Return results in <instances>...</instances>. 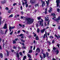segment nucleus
<instances>
[{"instance_id":"obj_1","label":"nucleus","mask_w":60,"mask_h":60,"mask_svg":"<svg viewBox=\"0 0 60 60\" xmlns=\"http://www.w3.org/2000/svg\"><path fill=\"white\" fill-rule=\"evenodd\" d=\"M25 20L26 21H27V23L28 24H31V23H32L33 22V19H31L30 18H26L25 19Z\"/></svg>"},{"instance_id":"obj_2","label":"nucleus","mask_w":60,"mask_h":60,"mask_svg":"<svg viewBox=\"0 0 60 60\" xmlns=\"http://www.w3.org/2000/svg\"><path fill=\"white\" fill-rule=\"evenodd\" d=\"M41 50L39 48H37L35 52L36 53H39L40 51Z\"/></svg>"},{"instance_id":"obj_3","label":"nucleus","mask_w":60,"mask_h":60,"mask_svg":"<svg viewBox=\"0 0 60 60\" xmlns=\"http://www.w3.org/2000/svg\"><path fill=\"white\" fill-rule=\"evenodd\" d=\"M56 2L57 3V7H58L59 6V3H60V0L59 2V0H56Z\"/></svg>"},{"instance_id":"obj_4","label":"nucleus","mask_w":60,"mask_h":60,"mask_svg":"<svg viewBox=\"0 0 60 60\" xmlns=\"http://www.w3.org/2000/svg\"><path fill=\"white\" fill-rule=\"evenodd\" d=\"M41 1L42 4V7H43V6H44V5L45 6V4H45V1H43L42 0H41Z\"/></svg>"},{"instance_id":"obj_5","label":"nucleus","mask_w":60,"mask_h":60,"mask_svg":"<svg viewBox=\"0 0 60 60\" xmlns=\"http://www.w3.org/2000/svg\"><path fill=\"white\" fill-rule=\"evenodd\" d=\"M54 17L53 18H52V19H54L56 18V14H55L54 13H52L51 14Z\"/></svg>"},{"instance_id":"obj_6","label":"nucleus","mask_w":60,"mask_h":60,"mask_svg":"<svg viewBox=\"0 0 60 60\" xmlns=\"http://www.w3.org/2000/svg\"><path fill=\"white\" fill-rule=\"evenodd\" d=\"M24 0L25 1V3H24V2H22V4L23 6H24V4H27V1H26V0Z\"/></svg>"},{"instance_id":"obj_7","label":"nucleus","mask_w":60,"mask_h":60,"mask_svg":"<svg viewBox=\"0 0 60 60\" xmlns=\"http://www.w3.org/2000/svg\"><path fill=\"white\" fill-rule=\"evenodd\" d=\"M3 28L4 29H7V24H5L4 26L3 27Z\"/></svg>"},{"instance_id":"obj_8","label":"nucleus","mask_w":60,"mask_h":60,"mask_svg":"<svg viewBox=\"0 0 60 60\" xmlns=\"http://www.w3.org/2000/svg\"><path fill=\"white\" fill-rule=\"evenodd\" d=\"M54 35L55 36V37H56V38H57L58 39L60 38V35H58V36L56 35V34H55Z\"/></svg>"},{"instance_id":"obj_9","label":"nucleus","mask_w":60,"mask_h":60,"mask_svg":"<svg viewBox=\"0 0 60 60\" xmlns=\"http://www.w3.org/2000/svg\"><path fill=\"white\" fill-rule=\"evenodd\" d=\"M45 1L47 4V6H49V0H48V1L45 0Z\"/></svg>"},{"instance_id":"obj_10","label":"nucleus","mask_w":60,"mask_h":60,"mask_svg":"<svg viewBox=\"0 0 60 60\" xmlns=\"http://www.w3.org/2000/svg\"><path fill=\"white\" fill-rule=\"evenodd\" d=\"M60 20V17L59 16L58 17V18L56 20V21H57V22H59V20Z\"/></svg>"},{"instance_id":"obj_11","label":"nucleus","mask_w":60,"mask_h":60,"mask_svg":"<svg viewBox=\"0 0 60 60\" xmlns=\"http://www.w3.org/2000/svg\"><path fill=\"white\" fill-rule=\"evenodd\" d=\"M0 57L1 58H2L3 57V55L1 53H0Z\"/></svg>"},{"instance_id":"obj_12","label":"nucleus","mask_w":60,"mask_h":60,"mask_svg":"<svg viewBox=\"0 0 60 60\" xmlns=\"http://www.w3.org/2000/svg\"><path fill=\"white\" fill-rule=\"evenodd\" d=\"M30 2L31 4H34V3H35V1L33 0L30 1Z\"/></svg>"},{"instance_id":"obj_13","label":"nucleus","mask_w":60,"mask_h":60,"mask_svg":"<svg viewBox=\"0 0 60 60\" xmlns=\"http://www.w3.org/2000/svg\"><path fill=\"white\" fill-rule=\"evenodd\" d=\"M15 26H9V27L11 29H14V28H15Z\"/></svg>"},{"instance_id":"obj_14","label":"nucleus","mask_w":60,"mask_h":60,"mask_svg":"<svg viewBox=\"0 0 60 60\" xmlns=\"http://www.w3.org/2000/svg\"><path fill=\"white\" fill-rule=\"evenodd\" d=\"M45 30V29L44 28L43 30H41V33H44Z\"/></svg>"},{"instance_id":"obj_15","label":"nucleus","mask_w":60,"mask_h":60,"mask_svg":"<svg viewBox=\"0 0 60 60\" xmlns=\"http://www.w3.org/2000/svg\"><path fill=\"white\" fill-rule=\"evenodd\" d=\"M6 1H5V0H4L3 1H2L1 2V3H2V4H4V3H6Z\"/></svg>"},{"instance_id":"obj_16","label":"nucleus","mask_w":60,"mask_h":60,"mask_svg":"<svg viewBox=\"0 0 60 60\" xmlns=\"http://www.w3.org/2000/svg\"><path fill=\"white\" fill-rule=\"evenodd\" d=\"M50 10H49V12H51V11H52V8L51 7H50Z\"/></svg>"},{"instance_id":"obj_17","label":"nucleus","mask_w":60,"mask_h":60,"mask_svg":"<svg viewBox=\"0 0 60 60\" xmlns=\"http://www.w3.org/2000/svg\"><path fill=\"white\" fill-rule=\"evenodd\" d=\"M16 56L18 57V59H19V54L17 52L16 53Z\"/></svg>"},{"instance_id":"obj_18","label":"nucleus","mask_w":60,"mask_h":60,"mask_svg":"<svg viewBox=\"0 0 60 60\" xmlns=\"http://www.w3.org/2000/svg\"><path fill=\"white\" fill-rule=\"evenodd\" d=\"M27 56H28V57H29V58H32V57H31V55L29 54H27Z\"/></svg>"},{"instance_id":"obj_19","label":"nucleus","mask_w":60,"mask_h":60,"mask_svg":"<svg viewBox=\"0 0 60 60\" xmlns=\"http://www.w3.org/2000/svg\"><path fill=\"white\" fill-rule=\"evenodd\" d=\"M2 19V17L1 16H0V25H1V21H2V20H1Z\"/></svg>"},{"instance_id":"obj_20","label":"nucleus","mask_w":60,"mask_h":60,"mask_svg":"<svg viewBox=\"0 0 60 60\" xmlns=\"http://www.w3.org/2000/svg\"><path fill=\"white\" fill-rule=\"evenodd\" d=\"M56 54L57 55L59 53V51L58 50H57L56 51Z\"/></svg>"},{"instance_id":"obj_21","label":"nucleus","mask_w":60,"mask_h":60,"mask_svg":"<svg viewBox=\"0 0 60 60\" xmlns=\"http://www.w3.org/2000/svg\"><path fill=\"white\" fill-rule=\"evenodd\" d=\"M0 34H4V32L3 31H2V30H0Z\"/></svg>"},{"instance_id":"obj_22","label":"nucleus","mask_w":60,"mask_h":60,"mask_svg":"<svg viewBox=\"0 0 60 60\" xmlns=\"http://www.w3.org/2000/svg\"><path fill=\"white\" fill-rule=\"evenodd\" d=\"M26 56H24V57L23 58V60H25V59H26Z\"/></svg>"},{"instance_id":"obj_23","label":"nucleus","mask_w":60,"mask_h":60,"mask_svg":"<svg viewBox=\"0 0 60 60\" xmlns=\"http://www.w3.org/2000/svg\"><path fill=\"white\" fill-rule=\"evenodd\" d=\"M13 17V15L11 14L9 16L8 18H11V17Z\"/></svg>"},{"instance_id":"obj_24","label":"nucleus","mask_w":60,"mask_h":60,"mask_svg":"<svg viewBox=\"0 0 60 60\" xmlns=\"http://www.w3.org/2000/svg\"><path fill=\"white\" fill-rule=\"evenodd\" d=\"M43 56H44V58L45 57H46V54L45 53L43 54Z\"/></svg>"},{"instance_id":"obj_25","label":"nucleus","mask_w":60,"mask_h":60,"mask_svg":"<svg viewBox=\"0 0 60 60\" xmlns=\"http://www.w3.org/2000/svg\"><path fill=\"white\" fill-rule=\"evenodd\" d=\"M36 40H39V38L37 36L36 38Z\"/></svg>"},{"instance_id":"obj_26","label":"nucleus","mask_w":60,"mask_h":60,"mask_svg":"<svg viewBox=\"0 0 60 60\" xmlns=\"http://www.w3.org/2000/svg\"><path fill=\"white\" fill-rule=\"evenodd\" d=\"M40 56L41 58V60H42V59H43V57H41V55H40Z\"/></svg>"},{"instance_id":"obj_27","label":"nucleus","mask_w":60,"mask_h":60,"mask_svg":"<svg viewBox=\"0 0 60 60\" xmlns=\"http://www.w3.org/2000/svg\"><path fill=\"white\" fill-rule=\"evenodd\" d=\"M13 43L14 44H16V41H13Z\"/></svg>"},{"instance_id":"obj_28","label":"nucleus","mask_w":60,"mask_h":60,"mask_svg":"<svg viewBox=\"0 0 60 60\" xmlns=\"http://www.w3.org/2000/svg\"><path fill=\"white\" fill-rule=\"evenodd\" d=\"M45 20H46V21H48V20H49V19H47L46 17L45 18Z\"/></svg>"},{"instance_id":"obj_29","label":"nucleus","mask_w":60,"mask_h":60,"mask_svg":"<svg viewBox=\"0 0 60 60\" xmlns=\"http://www.w3.org/2000/svg\"><path fill=\"white\" fill-rule=\"evenodd\" d=\"M45 36H46V34H45L44 36L43 37V39L45 38Z\"/></svg>"},{"instance_id":"obj_30","label":"nucleus","mask_w":60,"mask_h":60,"mask_svg":"<svg viewBox=\"0 0 60 60\" xmlns=\"http://www.w3.org/2000/svg\"><path fill=\"white\" fill-rule=\"evenodd\" d=\"M37 32L38 33H39V32H40V30H39V28H38L37 29Z\"/></svg>"},{"instance_id":"obj_31","label":"nucleus","mask_w":60,"mask_h":60,"mask_svg":"<svg viewBox=\"0 0 60 60\" xmlns=\"http://www.w3.org/2000/svg\"><path fill=\"white\" fill-rule=\"evenodd\" d=\"M49 53H48L47 52L46 53V55L48 57L49 56Z\"/></svg>"},{"instance_id":"obj_32","label":"nucleus","mask_w":60,"mask_h":60,"mask_svg":"<svg viewBox=\"0 0 60 60\" xmlns=\"http://www.w3.org/2000/svg\"><path fill=\"white\" fill-rule=\"evenodd\" d=\"M41 22H42L41 21H39V23H40V24H39L40 26H41Z\"/></svg>"},{"instance_id":"obj_33","label":"nucleus","mask_w":60,"mask_h":60,"mask_svg":"<svg viewBox=\"0 0 60 60\" xmlns=\"http://www.w3.org/2000/svg\"><path fill=\"white\" fill-rule=\"evenodd\" d=\"M57 11H58V12H59V11H60V9L59 8H58L57 9Z\"/></svg>"},{"instance_id":"obj_34","label":"nucleus","mask_w":60,"mask_h":60,"mask_svg":"<svg viewBox=\"0 0 60 60\" xmlns=\"http://www.w3.org/2000/svg\"><path fill=\"white\" fill-rule=\"evenodd\" d=\"M13 34V30H12V31L10 33V34L11 35V34Z\"/></svg>"},{"instance_id":"obj_35","label":"nucleus","mask_w":60,"mask_h":60,"mask_svg":"<svg viewBox=\"0 0 60 60\" xmlns=\"http://www.w3.org/2000/svg\"><path fill=\"white\" fill-rule=\"evenodd\" d=\"M5 10H9V8H8V7H6V8Z\"/></svg>"},{"instance_id":"obj_36","label":"nucleus","mask_w":60,"mask_h":60,"mask_svg":"<svg viewBox=\"0 0 60 60\" xmlns=\"http://www.w3.org/2000/svg\"><path fill=\"white\" fill-rule=\"evenodd\" d=\"M37 19L38 20H40L41 19V17H38L37 18Z\"/></svg>"},{"instance_id":"obj_37","label":"nucleus","mask_w":60,"mask_h":60,"mask_svg":"<svg viewBox=\"0 0 60 60\" xmlns=\"http://www.w3.org/2000/svg\"><path fill=\"white\" fill-rule=\"evenodd\" d=\"M23 34H21L20 35H19V36H23Z\"/></svg>"},{"instance_id":"obj_38","label":"nucleus","mask_w":60,"mask_h":60,"mask_svg":"<svg viewBox=\"0 0 60 60\" xmlns=\"http://www.w3.org/2000/svg\"><path fill=\"white\" fill-rule=\"evenodd\" d=\"M49 38H50V39H53V37L52 36H50V37Z\"/></svg>"},{"instance_id":"obj_39","label":"nucleus","mask_w":60,"mask_h":60,"mask_svg":"<svg viewBox=\"0 0 60 60\" xmlns=\"http://www.w3.org/2000/svg\"><path fill=\"white\" fill-rule=\"evenodd\" d=\"M21 40L23 42H25V41H24L23 40L21 39Z\"/></svg>"},{"instance_id":"obj_40","label":"nucleus","mask_w":60,"mask_h":60,"mask_svg":"<svg viewBox=\"0 0 60 60\" xmlns=\"http://www.w3.org/2000/svg\"><path fill=\"white\" fill-rule=\"evenodd\" d=\"M8 29H6V31H5V34H6V33H7V32H8Z\"/></svg>"},{"instance_id":"obj_41","label":"nucleus","mask_w":60,"mask_h":60,"mask_svg":"<svg viewBox=\"0 0 60 60\" xmlns=\"http://www.w3.org/2000/svg\"><path fill=\"white\" fill-rule=\"evenodd\" d=\"M32 50H30L29 51V53H32Z\"/></svg>"},{"instance_id":"obj_42","label":"nucleus","mask_w":60,"mask_h":60,"mask_svg":"<svg viewBox=\"0 0 60 60\" xmlns=\"http://www.w3.org/2000/svg\"><path fill=\"white\" fill-rule=\"evenodd\" d=\"M22 28H24V27H25V25H22Z\"/></svg>"},{"instance_id":"obj_43","label":"nucleus","mask_w":60,"mask_h":60,"mask_svg":"<svg viewBox=\"0 0 60 60\" xmlns=\"http://www.w3.org/2000/svg\"><path fill=\"white\" fill-rule=\"evenodd\" d=\"M19 54L20 56H22V53L21 52H20L19 53Z\"/></svg>"},{"instance_id":"obj_44","label":"nucleus","mask_w":60,"mask_h":60,"mask_svg":"<svg viewBox=\"0 0 60 60\" xmlns=\"http://www.w3.org/2000/svg\"><path fill=\"white\" fill-rule=\"evenodd\" d=\"M19 26L21 27H22V25L21 24H19Z\"/></svg>"},{"instance_id":"obj_45","label":"nucleus","mask_w":60,"mask_h":60,"mask_svg":"<svg viewBox=\"0 0 60 60\" xmlns=\"http://www.w3.org/2000/svg\"><path fill=\"white\" fill-rule=\"evenodd\" d=\"M9 52H7V56H8L9 55Z\"/></svg>"},{"instance_id":"obj_46","label":"nucleus","mask_w":60,"mask_h":60,"mask_svg":"<svg viewBox=\"0 0 60 60\" xmlns=\"http://www.w3.org/2000/svg\"><path fill=\"white\" fill-rule=\"evenodd\" d=\"M9 30H10V32H11V29L9 27Z\"/></svg>"},{"instance_id":"obj_47","label":"nucleus","mask_w":60,"mask_h":60,"mask_svg":"<svg viewBox=\"0 0 60 60\" xmlns=\"http://www.w3.org/2000/svg\"><path fill=\"white\" fill-rule=\"evenodd\" d=\"M35 7H37V6L38 7V4H36L35 5Z\"/></svg>"},{"instance_id":"obj_48","label":"nucleus","mask_w":60,"mask_h":60,"mask_svg":"<svg viewBox=\"0 0 60 60\" xmlns=\"http://www.w3.org/2000/svg\"><path fill=\"white\" fill-rule=\"evenodd\" d=\"M2 46H1V45H0V49L1 50H2Z\"/></svg>"},{"instance_id":"obj_49","label":"nucleus","mask_w":60,"mask_h":60,"mask_svg":"<svg viewBox=\"0 0 60 60\" xmlns=\"http://www.w3.org/2000/svg\"><path fill=\"white\" fill-rule=\"evenodd\" d=\"M26 7H28V4H27L26 5Z\"/></svg>"},{"instance_id":"obj_50","label":"nucleus","mask_w":60,"mask_h":60,"mask_svg":"<svg viewBox=\"0 0 60 60\" xmlns=\"http://www.w3.org/2000/svg\"><path fill=\"white\" fill-rule=\"evenodd\" d=\"M47 43H49V45H50V44H51V43L50 42H49V41H47Z\"/></svg>"},{"instance_id":"obj_51","label":"nucleus","mask_w":60,"mask_h":60,"mask_svg":"<svg viewBox=\"0 0 60 60\" xmlns=\"http://www.w3.org/2000/svg\"><path fill=\"white\" fill-rule=\"evenodd\" d=\"M35 46H34L33 50H35Z\"/></svg>"},{"instance_id":"obj_52","label":"nucleus","mask_w":60,"mask_h":60,"mask_svg":"<svg viewBox=\"0 0 60 60\" xmlns=\"http://www.w3.org/2000/svg\"><path fill=\"white\" fill-rule=\"evenodd\" d=\"M18 40V38H16L15 39V41H17Z\"/></svg>"},{"instance_id":"obj_53","label":"nucleus","mask_w":60,"mask_h":60,"mask_svg":"<svg viewBox=\"0 0 60 60\" xmlns=\"http://www.w3.org/2000/svg\"><path fill=\"white\" fill-rule=\"evenodd\" d=\"M20 30H18V34H19V33H20Z\"/></svg>"},{"instance_id":"obj_54","label":"nucleus","mask_w":60,"mask_h":60,"mask_svg":"<svg viewBox=\"0 0 60 60\" xmlns=\"http://www.w3.org/2000/svg\"><path fill=\"white\" fill-rule=\"evenodd\" d=\"M58 29H59V30H60V26H58Z\"/></svg>"},{"instance_id":"obj_55","label":"nucleus","mask_w":60,"mask_h":60,"mask_svg":"<svg viewBox=\"0 0 60 60\" xmlns=\"http://www.w3.org/2000/svg\"><path fill=\"white\" fill-rule=\"evenodd\" d=\"M55 42V41L53 40L52 41V43H54Z\"/></svg>"},{"instance_id":"obj_56","label":"nucleus","mask_w":60,"mask_h":60,"mask_svg":"<svg viewBox=\"0 0 60 60\" xmlns=\"http://www.w3.org/2000/svg\"><path fill=\"white\" fill-rule=\"evenodd\" d=\"M13 48L14 49H16V47L14 46L13 47Z\"/></svg>"},{"instance_id":"obj_57","label":"nucleus","mask_w":60,"mask_h":60,"mask_svg":"<svg viewBox=\"0 0 60 60\" xmlns=\"http://www.w3.org/2000/svg\"><path fill=\"white\" fill-rule=\"evenodd\" d=\"M20 8L21 10H22V6H21Z\"/></svg>"},{"instance_id":"obj_58","label":"nucleus","mask_w":60,"mask_h":60,"mask_svg":"<svg viewBox=\"0 0 60 60\" xmlns=\"http://www.w3.org/2000/svg\"><path fill=\"white\" fill-rule=\"evenodd\" d=\"M48 51H49V52L50 51V49H48Z\"/></svg>"},{"instance_id":"obj_59","label":"nucleus","mask_w":60,"mask_h":60,"mask_svg":"<svg viewBox=\"0 0 60 60\" xmlns=\"http://www.w3.org/2000/svg\"><path fill=\"white\" fill-rule=\"evenodd\" d=\"M24 36H22V37H21V38L22 39H24Z\"/></svg>"},{"instance_id":"obj_60","label":"nucleus","mask_w":60,"mask_h":60,"mask_svg":"<svg viewBox=\"0 0 60 60\" xmlns=\"http://www.w3.org/2000/svg\"><path fill=\"white\" fill-rule=\"evenodd\" d=\"M11 10H10L9 11H8V13H10V12H11Z\"/></svg>"},{"instance_id":"obj_61","label":"nucleus","mask_w":60,"mask_h":60,"mask_svg":"<svg viewBox=\"0 0 60 60\" xmlns=\"http://www.w3.org/2000/svg\"><path fill=\"white\" fill-rule=\"evenodd\" d=\"M56 49V48L55 47H54L53 48V50H55Z\"/></svg>"},{"instance_id":"obj_62","label":"nucleus","mask_w":60,"mask_h":60,"mask_svg":"<svg viewBox=\"0 0 60 60\" xmlns=\"http://www.w3.org/2000/svg\"><path fill=\"white\" fill-rule=\"evenodd\" d=\"M16 5V3H15L13 4V6H15V5Z\"/></svg>"},{"instance_id":"obj_63","label":"nucleus","mask_w":60,"mask_h":60,"mask_svg":"<svg viewBox=\"0 0 60 60\" xmlns=\"http://www.w3.org/2000/svg\"><path fill=\"white\" fill-rule=\"evenodd\" d=\"M21 19H24V17H23V16H21Z\"/></svg>"},{"instance_id":"obj_64","label":"nucleus","mask_w":60,"mask_h":60,"mask_svg":"<svg viewBox=\"0 0 60 60\" xmlns=\"http://www.w3.org/2000/svg\"><path fill=\"white\" fill-rule=\"evenodd\" d=\"M45 13L46 14H47V11H45Z\"/></svg>"}]
</instances>
